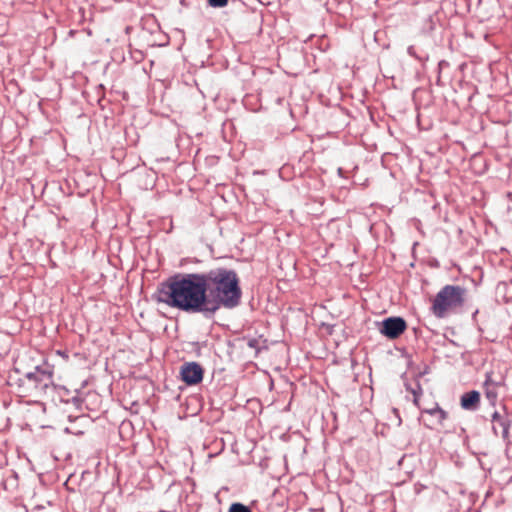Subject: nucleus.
Masks as SVG:
<instances>
[{"label": "nucleus", "mask_w": 512, "mask_h": 512, "mask_svg": "<svg viewBox=\"0 0 512 512\" xmlns=\"http://www.w3.org/2000/svg\"><path fill=\"white\" fill-rule=\"evenodd\" d=\"M157 299L170 307L186 312L208 313L202 274H187L170 278L158 290Z\"/></svg>", "instance_id": "obj_1"}, {"label": "nucleus", "mask_w": 512, "mask_h": 512, "mask_svg": "<svg viewBox=\"0 0 512 512\" xmlns=\"http://www.w3.org/2000/svg\"><path fill=\"white\" fill-rule=\"evenodd\" d=\"M202 277L208 313H215L222 306L234 308L239 304L242 293L238 275L234 270L220 267L202 273Z\"/></svg>", "instance_id": "obj_2"}, {"label": "nucleus", "mask_w": 512, "mask_h": 512, "mask_svg": "<svg viewBox=\"0 0 512 512\" xmlns=\"http://www.w3.org/2000/svg\"><path fill=\"white\" fill-rule=\"evenodd\" d=\"M466 289L458 285H445L434 297L431 311L437 318L461 308L466 301Z\"/></svg>", "instance_id": "obj_3"}, {"label": "nucleus", "mask_w": 512, "mask_h": 512, "mask_svg": "<svg viewBox=\"0 0 512 512\" xmlns=\"http://www.w3.org/2000/svg\"><path fill=\"white\" fill-rule=\"evenodd\" d=\"M26 378L37 396L46 394L53 387L52 370L37 367L34 372L28 373Z\"/></svg>", "instance_id": "obj_4"}, {"label": "nucleus", "mask_w": 512, "mask_h": 512, "mask_svg": "<svg viewBox=\"0 0 512 512\" xmlns=\"http://www.w3.org/2000/svg\"><path fill=\"white\" fill-rule=\"evenodd\" d=\"M407 328L405 320L401 317H389L383 320L380 332L389 339H396L402 335Z\"/></svg>", "instance_id": "obj_5"}, {"label": "nucleus", "mask_w": 512, "mask_h": 512, "mask_svg": "<svg viewBox=\"0 0 512 512\" xmlns=\"http://www.w3.org/2000/svg\"><path fill=\"white\" fill-rule=\"evenodd\" d=\"M180 374H181V379L187 385H196L199 382H201L203 379V369L196 362L185 363L181 367Z\"/></svg>", "instance_id": "obj_6"}, {"label": "nucleus", "mask_w": 512, "mask_h": 512, "mask_svg": "<svg viewBox=\"0 0 512 512\" xmlns=\"http://www.w3.org/2000/svg\"><path fill=\"white\" fill-rule=\"evenodd\" d=\"M504 385L503 377L494 378L493 372L486 374L484 382L485 394L490 401H495L498 396L497 389Z\"/></svg>", "instance_id": "obj_7"}, {"label": "nucleus", "mask_w": 512, "mask_h": 512, "mask_svg": "<svg viewBox=\"0 0 512 512\" xmlns=\"http://www.w3.org/2000/svg\"><path fill=\"white\" fill-rule=\"evenodd\" d=\"M480 403V393L478 391H470L461 396L460 404L465 410H475Z\"/></svg>", "instance_id": "obj_8"}, {"label": "nucleus", "mask_w": 512, "mask_h": 512, "mask_svg": "<svg viewBox=\"0 0 512 512\" xmlns=\"http://www.w3.org/2000/svg\"><path fill=\"white\" fill-rule=\"evenodd\" d=\"M414 404H415L416 406H418V407L421 409V411H422V416H423L424 414H427V415L432 416V415H434V414H435V412H434V411H435L436 409H438V408H439V406H438V404H437V403H435V404H434L433 406H431V407H421V405H420V403H419V396H418L416 393L414 394Z\"/></svg>", "instance_id": "obj_9"}, {"label": "nucleus", "mask_w": 512, "mask_h": 512, "mask_svg": "<svg viewBox=\"0 0 512 512\" xmlns=\"http://www.w3.org/2000/svg\"><path fill=\"white\" fill-rule=\"evenodd\" d=\"M434 412H435V414L432 415V417L435 418V423L442 425L444 420L447 419V416H448L447 412L444 411L443 409H441L440 407L438 409H436Z\"/></svg>", "instance_id": "obj_10"}, {"label": "nucleus", "mask_w": 512, "mask_h": 512, "mask_svg": "<svg viewBox=\"0 0 512 512\" xmlns=\"http://www.w3.org/2000/svg\"><path fill=\"white\" fill-rule=\"evenodd\" d=\"M228 512H252L248 507L241 503H233Z\"/></svg>", "instance_id": "obj_11"}, {"label": "nucleus", "mask_w": 512, "mask_h": 512, "mask_svg": "<svg viewBox=\"0 0 512 512\" xmlns=\"http://www.w3.org/2000/svg\"><path fill=\"white\" fill-rule=\"evenodd\" d=\"M208 3L212 7H224L227 5L228 0H208Z\"/></svg>", "instance_id": "obj_12"}, {"label": "nucleus", "mask_w": 512, "mask_h": 512, "mask_svg": "<svg viewBox=\"0 0 512 512\" xmlns=\"http://www.w3.org/2000/svg\"><path fill=\"white\" fill-rule=\"evenodd\" d=\"M253 343H254V341H253V340L249 341V345H250L251 347H253Z\"/></svg>", "instance_id": "obj_13"}]
</instances>
